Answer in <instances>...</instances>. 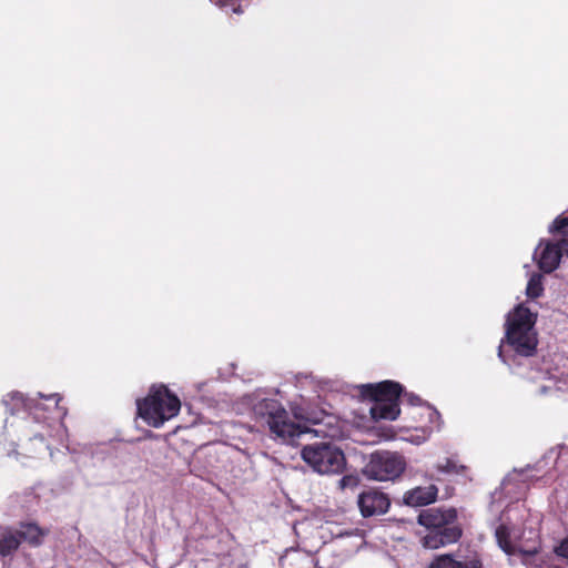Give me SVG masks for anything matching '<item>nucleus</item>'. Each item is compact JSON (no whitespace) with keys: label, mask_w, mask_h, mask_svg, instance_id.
Masks as SVG:
<instances>
[{"label":"nucleus","mask_w":568,"mask_h":568,"mask_svg":"<svg viewBox=\"0 0 568 568\" xmlns=\"http://www.w3.org/2000/svg\"><path fill=\"white\" fill-rule=\"evenodd\" d=\"M536 321L537 313L523 303L507 314L505 336L498 347V357L504 364L511 366L518 357L535 355L538 345Z\"/></svg>","instance_id":"1"},{"label":"nucleus","mask_w":568,"mask_h":568,"mask_svg":"<svg viewBox=\"0 0 568 568\" xmlns=\"http://www.w3.org/2000/svg\"><path fill=\"white\" fill-rule=\"evenodd\" d=\"M252 413L256 422L267 425L275 437L287 444H294L296 438L310 430L291 420L282 403L274 398L257 399L252 404Z\"/></svg>","instance_id":"2"},{"label":"nucleus","mask_w":568,"mask_h":568,"mask_svg":"<svg viewBox=\"0 0 568 568\" xmlns=\"http://www.w3.org/2000/svg\"><path fill=\"white\" fill-rule=\"evenodd\" d=\"M138 414L150 426L161 427L165 420L176 416L181 402L166 386H152L144 399L136 400Z\"/></svg>","instance_id":"3"},{"label":"nucleus","mask_w":568,"mask_h":568,"mask_svg":"<svg viewBox=\"0 0 568 568\" xmlns=\"http://www.w3.org/2000/svg\"><path fill=\"white\" fill-rule=\"evenodd\" d=\"M403 392V386L394 381L361 386L362 397L374 402L369 413L376 422L381 419L395 420L399 416L398 399Z\"/></svg>","instance_id":"4"},{"label":"nucleus","mask_w":568,"mask_h":568,"mask_svg":"<svg viewBox=\"0 0 568 568\" xmlns=\"http://www.w3.org/2000/svg\"><path fill=\"white\" fill-rule=\"evenodd\" d=\"M303 460L321 475L339 474L346 466L341 448L332 443H314L306 445L301 452Z\"/></svg>","instance_id":"5"},{"label":"nucleus","mask_w":568,"mask_h":568,"mask_svg":"<svg viewBox=\"0 0 568 568\" xmlns=\"http://www.w3.org/2000/svg\"><path fill=\"white\" fill-rule=\"evenodd\" d=\"M524 540L525 531L500 524L495 528V537L499 548L507 555L519 552L524 556H534L539 551L540 539L535 529H529Z\"/></svg>","instance_id":"6"},{"label":"nucleus","mask_w":568,"mask_h":568,"mask_svg":"<svg viewBox=\"0 0 568 568\" xmlns=\"http://www.w3.org/2000/svg\"><path fill=\"white\" fill-rule=\"evenodd\" d=\"M404 458L388 450L375 452L363 468V474L372 480L386 481L398 478L405 470Z\"/></svg>","instance_id":"7"},{"label":"nucleus","mask_w":568,"mask_h":568,"mask_svg":"<svg viewBox=\"0 0 568 568\" xmlns=\"http://www.w3.org/2000/svg\"><path fill=\"white\" fill-rule=\"evenodd\" d=\"M2 404L11 415L24 412L36 423L45 424L47 417L41 413L44 407L37 398L26 397L19 392H11L2 398Z\"/></svg>","instance_id":"8"},{"label":"nucleus","mask_w":568,"mask_h":568,"mask_svg":"<svg viewBox=\"0 0 568 568\" xmlns=\"http://www.w3.org/2000/svg\"><path fill=\"white\" fill-rule=\"evenodd\" d=\"M357 505L363 517L381 516L389 509L390 499L387 494L371 488L358 495Z\"/></svg>","instance_id":"9"},{"label":"nucleus","mask_w":568,"mask_h":568,"mask_svg":"<svg viewBox=\"0 0 568 568\" xmlns=\"http://www.w3.org/2000/svg\"><path fill=\"white\" fill-rule=\"evenodd\" d=\"M462 528L454 523L446 524L440 528H435L422 537V545L427 549H438L455 544L462 537Z\"/></svg>","instance_id":"10"},{"label":"nucleus","mask_w":568,"mask_h":568,"mask_svg":"<svg viewBox=\"0 0 568 568\" xmlns=\"http://www.w3.org/2000/svg\"><path fill=\"white\" fill-rule=\"evenodd\" d=\"M457 519V511L455 508H428L422 510L417 517V523L429 531L435 528L454 523Z\"/></svg>","instance_id":"11"},{"label":"nucleus","mask_w":568,"mask_h":568,"mask_svg":"<svg viewBox=\"0 0 568 568\" xmlns=\"http://www.w3.org/2000/svg\"><path fill=\"white\" fill-rule=\"evenodd\" d=\"M438 488L435 485L427 487H415L404 495V504L412 507H422L434 503L437 498Z\"/></svg>","instance_id":"12"},{"label":"nucleus","mask_w":568,"mask_h":568,"mask_svg":"<svg viewBox=\"0 0 568 568\" xmlns=\"http://www.w3.org/2000/svg\"><path fill=\"white\" fill-rule=\"evenodd\" d=\"M560 248L561 247L560 244H558V242H549L545 245L538 258V266L542 272L551 273L558 267L562 256Z\"/></svg>","instance_id":"13"},{"label":"nucleus","mask_w":568,"mask_h":568,"mask_svg":"<svg viewBox=\"0 0 568 568\" xmlns=\"http://www.w3.org/2000/svg\"><path fill=\"white\" fill-rule=\"evenodd\" d=\"M21 545V536L12 528L0 529V557H12Z\"/></svg>","instance_id":"14"},{"label":"nucleus","mask_w":568,"mask_h":568,"mask_svg":"<svg viewBox=\"0 0 568 568\" xmlns=\"http://www.w3.org/2000/svg\"><path fill=\"white\" fill-rule=\"evenodd\" d=\"M21 536V542L28 541L32 546H39L44 535L43 530L33 523L22 524L20 529H16Z\"/></svg>","instance_id":"15"},{"label":"nucleus","mask_w":568,"mask_h":568,"mask_svg":"<svg viewBox=\"0 0 568 568\" xmlns=\"http://www.w3.org/2000/svg\"><path fill=\"white\" fill-rule=\"evenodd\" d=\"M542 275L534 273L527 283L526 295L530 300L540 297L544 294Z\"/></svg>","instance_id":"16"},{"label":"nucleus","mask_w":568,"mask_h":568,"mask_svg":"<svg viewBox=\"0 0 568 568\" xmlns=\"http://www.w3.org/2000/svg\"><path fill=\"white\" fill-rule=\"evenodd\" d=\"M429 568H460V560L456 559L453 554H445L436 557Z\"/></svg>","instance_id":"17"},{"label":"nucleus","mask_w":568,"mask_h":568,"mask_svg":"<svg viewBox=\"0 0 568 568\" xmlns=\"http://www.w3.org/2000/svg\"><path fill=\"white\" fill-rule=\"evenodd\" d=\"M202 458H206L207 463L204 466L205 471H211L214 466V462L216 460V453L214 452L212 446H205L195 455V460L201 462Z\"/></svg>","instance_id":"18"},{"label":"nucleus","mask_w":568,"mask_h":568,"mask_svg":"<svg viewBox=\"0 0 568 568\" xmlns=\"http://www.w3.org/2000/svg\"><path fill=\"white\" fill-rule=\"evenodd\" d=\"M558 458V453L555 448L549 449L540 460H538L534 466L527 465V469H536L537 471H542L545 467L548 465V462H556Z\"/></svg>","instance_id":"19"},{"label":"nucleus","mask_w":568,"mask_h":568,"mask_svg":"<svg viewBox=\"0 0 568 568\" xmlns=\"http://www.w3.org/2000/svg\"><path fill=\"white\" fill-rule=\"evenodd\" d=\"M549 232L568 236V216H558L549 226Z\"/></svg>","instance_id":"20"},{"label":"nucleus","mask_w":568,"mask_h":568,"mask_svg":"<svg viewBox=\"0 0 568 568\" xmlns=\"http://www.w3.org/2000/svg\"><path fill=\"white\" fill-rule=\"evenodd\" d=\"M241 0H211L215 6L221 9L227 10L231 9L234 13H242V6L240 3Z\"/></svg>","instance_id":"21"},{"label":"nucleus","mask_w":568,"mask_h":568,"mask_svg":"<svg viewBox=\"0 0 568 568\" xmlns=\"http://www.w3.org/2000/svg\"><path fill=\"white\" fill-rule=\"evenodd\" d=\"M292 413L294 415V418L297 420H306V422H313L316 423L317 420L315 418H312L308 410L304 408L302 405H293L291 407Z\"/></svg>","instance_id":"22"},{"label":"nucleus","mask_w":568,"mask_h":568,"mask_svg":"<svg viewBox=\"0 0 568 568\" xmlns=\"http://www.w3.org/2000/svg\"><path fill=\"white\" fill-rule=\"evenodd\" d=\"M460 468L463 469L464 467L460 466ZM437 470L446 474H458L459 466L453 459L447 458L445 463L437 465Z\"/></svg>","instance_id":"23"},{"label":"nucleus","mask_w":568,"mask_h":568,"mask_svg":"<svg viewBox=\"0 0 568 568\" xmlns=\"http://www.w3.org/2000/svg\"><path fill=\"white\" fill-rule=\"evenodd\" d=\"M428 409H429V413H428V419H429V423L432 425H434V427L436 429H440V426H442V416L439 414V412L433 407H430L429 405H427Z\"/></svg>","instance_id":"24"},{"label":"nucleus","mask_w":568,"mask_h":568,"mask_svg":"<svg viewBox=\"0 0 568 568\" xmlns=\"http://www.w3.org/2000/svg\"><path fill=\"white\" fill-rule=\"evenodd\" d=\"M555 552L558 557L565 558L568 560V536L560 541L558 546L555 547Z\"/></svg>","instance_id":"25"},{"label":"nucleus","mask_w":568,"mask_h":568,"mask_svg":"<svg viewBox=\"0 0 568 568\" xmlns=\"http://www.w3.org/2000/svg\"><path fill=\"white\" fill-rule=\"evenodd\" d=\"M460 568H483V564L478 556H474L464 561L460 560Z\"/></svg>","instance_id":"26"},{"label":"nucleus","mask_w":568,"mask_h":568,"mask_svg":"<svg viewBox=\"0 0 568 568\" xmlns=\"http://www.w3.org/2000/svg\"><path fill=\"white\" fill-rule=\"evenodd\" d=\"M404 398L412 406H417V405L423 404L422 398L413 393H404Z\"/></svg>","instance_id":"27"},{"label":"nucleus","mask_w":568,"mask_h":568,"mask_svg":"<svg viewBox=\"0 0 568 568\" xmlns=\"http://www.w3.org/2000/svg\"><path fill=\"white\" fill-rule=\"evenodd\" d=\"M356 478L353 477V476H343L341 479H339V487L341 488H346V487H353V486H356Z\"/></svg>","instance_id":"28"},{"label":"nucleus","mask_w":568,"mask_h":568,"mask_svg":"<svg viewBox=\"0 0 568 568\" xmlns=\"http://www.w3.org/2000/svg\"><path fill=\"white\" fill-rule=\"evenodd\" d=\"M43 432L36 433L30 440H39L41 444L44 445V438L47 435H49L48 426H43Z\"/></svg>","instance_id":"29"},{"label":"nucleus","mask_w":568,"mask_h":568,"mask_svg":"<svg viewBox=\"0 0 568 568\" xmlns=\"http://www.w3.org/2000/svg\"><path fill=\"white\" fill-rule=\"evenodd\" d=\"M558 244H560L562 255L566 254L568 256V240H561Z\"/></svg>","instance_id":"30"},{"label":"nucleus","mask_w":568,"mask_h":568,"mask_svg":"<svg viewBox=\"0 0 568 568\" xmlns=\"http://www.w3.org/2000/svg\"><path fill=\"white\" fill-rule=\"evenodd\" d=\"M40 398H45V396L41 393L38 394ZM59 395L58 394H51L49 396H47V399H55L54 402V406L57 407L58 406V403L60 400V397H58Z\"/></svg>","instance_id":"31"},{"label":"nucleus","mask_w":568,"mask_h":568,"mask_svg":"<svg viewBox=\"0 0 568 568\" xmlns=\"http://www.w3.org/2000/svg\"><path fill=\"white\" fill-rule=\"evenodd\" d=\"M546 389L547 388L545 386L540 387V393H546Z\"/></svg>","instance_id":"32"}]
</instances>
